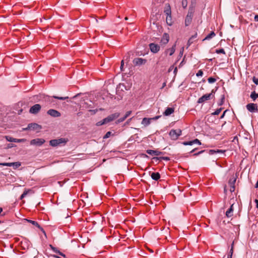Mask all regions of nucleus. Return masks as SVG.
Segmentation results:
<instances>
[{"label": "nucleus", "mask_w": 258, "mask_h": 258, "mask_svg": "<svg viewBox=\"0 0 258 258\" xmlns=\"http://www.w3.org/2000/svg\"><path fill=\"white\" fill-rule=\"evenodd\" d=\"M169 135L172 140H176L181 135V131L180 129L171 130Z\"/></svg>", "instance_id": "f257e3e1"}, {"label": "nucleus", "mask_w": 258, "mask_h": 258, "mask_svg": "<svg viewBox=\"0 0 258 258\" xmlns=\"http://www.w3.org/2000/svg\"><path fill=\"white\" fill-rule=\"evenodd\" d=\"M45 141L44 139L42 138H37L33 139L30 141V145L36 146H41L42 145Z\"/></svg>", "instance_id": "f03ea898"}, {"label": "nucleus", "mask_w": 258, "mask_h": 258, "mask_svg": "<svg viewBox=\"0 0 258 258\" xmlns=\"http://www.w3.org/2000/svg\"><path fill=\"white\" fill-rule=\"evenodd\" d=\"M67 142V141L65 139L61 138L59 139L52 140L50 141L49 144L51 146L55 147L60 144L66 143Z\"/></svg>", "instance_id": "7ed1b4c3"}, {"label": "nucleus", "mask_w": 258, "mask_h": 258, "mask_svg": "<svg viewBox=\"0 0 258 258\" xmlns=\"http://www.w3.org/2000/svg\"><path fill=\"white\" fill-rule=\"evenodd\" d=\"M214 92L213 90H212V92L210 94H207L204 95L201 97H200L198 100V103L199 104L202 103L205 101L208 100L211 98V97L213 96V93Z\"/></svg>", "instance_id": "20e7f679"}, {"label": "nucleus", "mask_w": 258, "mask_h": 258, "mask_svg": "<svg viewBox=\"0 0 258 258\" xmlns=\"http://www.w3.org/2000/svg\"><path fill=\"white\" fill-rule=\"evenodd\" d=\"M133 63L136 66H140L145 64L147 62V60L144 58L137 57L134 59Z\"/></svg>", "instance_id": "39448f33"}, {"label": "nucleus", "mask_w": 258, "mask_h": 258, "mask_svg": "<svg viewBox=\"0 0 258 258\" xmlns=\"http://www.w3.org/2000/svg\"><path fill=\"white\" fill-rule=\"evenodd\" d=\"M0 165L9 167L13 166L14 169H16L21 165V163L20 162L12 163H0Z\"/></svg>", "instance_id": "423d86ee"}, {"label": "nucleus", "mask_w": 258, "mask_h": 258, "mask_svg": "<svg viewBox=\"0 0 258 258\" xmlns=\"http://www.w3.org/2000/svg\"><path fill=\"white\" fill-rule=\"evenodd\" d=\"M247 109L251 112H257V106L256 104L249 103L246 105Z\"/></svg>", "instance_id": "0eeeda50"}, {"label": "nucleus", "mask_w": 258, "mask_h": 258, "mask_svg": "<svg viewBox=\"0 0 258 258\" xmlns=\"http://www.w3.org/2000/svg\"><path fill=\"white\" fill-rule=\"evenodd\" d=\"M149 47L151 51L154 53H157L160 50L159 45L153 43H150L149 44Z\"/></svg>", "instance_id": "6e6552de"}, {"label": "nucleus", "mask_w": 258, "mask_h": 258, "mask_svg": "<svg viewBox=\"0 0 258 258\" xmlns=\"http://www.w3.org/2000/svg\"><path fill=\"white\" fill-rule=\"evenodd\" d=\"M40 109L41 106L38 104H36L30 108L29 111L31 113L35 114L37 113Z\"/></svg>", "instance_id": "1a4fd4ad"}, {"label": "nucleus", "mask_w": 258, "mask_h": 258, "mask_svg": "<svg viewBox=\"0 0 258 258\" xmlns=\"http://www.w3.org/2000/svg\"><path fill=\"white\" fill-rule=\"evenodd\" d=\"M236 180V177L235 176H233L232 179H230L229 181V184L230 185V191L231 192H233L235 190L234 184L235 183Z\"/></svg>", "instance_id": "9d476101"}, {"label": "nucleus", "mask_w": 258, "mask_h": 258, "mask_svg": "<svg viewBox=\"0 0 258 258\" xmlns=\"http://www.w3.org/2000/svg\"><path fill=\"white\" fill-rule=\"evenodd\" d=\"M234 204H231L230 207L226 211V216L227 218H230L233 215V211H234Z\"/></svg>", "instance_id": "9b49d317"}, {"label": "nucleus", "mask_w": 258, "mask_h": 258, "mask_svg": "<svg viewBox=\"0 0 258 258\" xmlns=\"http://www.w3.org/2000/svg\"><path fill=\"white\" fill-rule=\"evenodd\" d=\"M192 13L188 12L187 15H186V17L185 19V24L186 26H188L190 24L191 20H192Z\"/></svg>", "instance_id": "f8f14e48"}, {"label": "nucleus", "mask_w": 258, "mask_h": 258, "mask_svg": "<svg viewBox=\"0 0 258 258\" xmlns=\"http://www.w3.org/2000/svg\"><path fill=\"white\" fill-rule=\"evenodd\" d=\"M175 48L176 44H174L171 48L165 50V54L166 55L169 54L170 56H171L175 52Z\"/></svg>", "instance_id": "ddd939ff"}, {"label": "nucleus", "mask_w": 258, "mask_h": 258, "mask_svg": "<svg viewBox=\"0 0 258 258\" xmlns=\"http://www.w3.org/2000/svg\"><path fill=\"white\" fill-rule=\"evenodd\" d=\"M47 113L53 117H59L60 116V113L54 109H49L47 111Z\"/></svg>", "instance_id": "4468645a"}, {"label": "nucleus", "mask_w": 258, "mask_h": 258, "mask_svg": "<svg viewBox=\"0 0 258 258\" xmlns=\"http://www.w3.org/2000/svg\"><path fill=\"white\" fill-rule=\"evenodd\" d=\"M25 220L27 221V222L31 223L32 224L37 226L38 228H39L40 229V230L44 234H45V232L44 230V229L41 227H40V226L38 224V223L37 222H36V221H32V220H28V219H25Z\"/></svg>", "instance_id": "2eb2a0df"}, {"label": "nucleus", "mask_w": 258, "mask_h": 258, "mask_svg": "<svg viewBox=\"0 0 258 258\" xmlns=\"http://www.w3.org/2000/svg\"><path fill=\"white\" fill-rule=\"evenodd\" d=\"M169 40V35L167 33H164L163 35V37L161 39V42L164 44H167Z\"/></svg>", "instance_id": "dca6fc26"}, {"label": "nucleus", "mask_w": 258, "mask_h": 258, "mask_svg": "<svg viewBox=\"0 0 258 258\" xmlns=\"http://www.w3.org/2000/svg\"><path fill=\"white\" fill-rule=\"evenodd\" d=\"M28 128H30V130H36L40 129L41 127L37 123H30L28 124Z\"/></svg>", "instance_id": "f3484780"}, {"label": "nucleus", "mask_w": 258, "mask_h": 258, "mask_svg": "<svg viewBox=\"0 0 258 258\" xmlns=\"http://www.w3.org/2000/svg\"><path fill=\"white\" fill-rule=\"evenodd\" d=\"M152 118H144L142 121V124L145 126H147L149 125L151 123Z\"/></svg>", "instance_id": "a211bd4d"}, {"label": "nucleus", "mask_w": 258, "mask_h": 258, "mask_svg": "<svg viewBox=\"0 0 258 258\" xmlns=\"http://www.w3.org/2000/svg\"><path fill=\"white\" fill-rule=\"evenodd\" d=\"M147 153L151 155H159L162 154V153L160 151L157 150H147Z\"/></svg>", "instance_id": "6ab92c4d"}, {"label": "nucleus", "mask_w": 258, "mask_h": 258, "mask_svg": "<svg viewBox=\"0 0 258 258\" xmlns=\"http://www.w3.org/2000/svg\"><path fill=\"white\" fill-rule=\"evenodd\" d=\"M174 112V109L172 108H167L163 113L165 116H168Z\"/></svg>", "instance_id": "aec40b11"}, {"label": "nucleus", "mask_w": 258, "mask_h": 258, "mask_svg": "<svg viewBox=\"0 0 258 258\" xmlns=\"http://www.w3.org/2000/svg\"><path fill=\"white\" fill-rule=\"evenodd\" d=\"M160 177V175L158 172H153L151 174V178L155 180H158Z\"/></svg>", "instance_id": "412c9836"}, {"label": "nucleus", "mask_w": 258, "mask_h": 258, "mask_svg": "<svg viewBox=\"0 0 258 258\" xmlns=\"http://www.w3.org/2000/svg\"><path fill=\"white\" fill-rule=\"evenodd\" d=\"M52 98L63 100H65V99L68 98V97H57V96H53L52 97H48V100L51 102H52Z\"/></svg>", "instance_id": "4be33fe9"}, {"label": "nucleus", "mask_w": 258, "mask_h": 258, "mask_svg": "<svg viewBox=\"0 0 258 258\" xmlns=\"http://www.w3.org/2000/svg\"><path fill=\"white\" fill-rule=\"evenodd\" d=\"M164 13H165L166 16H168L170 19V21L171 20V11L170 8L168 7V8L164 11Z\"/></svg>", "instance_id": "5701e85b"}, {"label": "nucleus", "mask_w": 258, "mask_h": 258, "mask_svg": "<svg viewBox=\"0 0 258 258\" xmlns=\"http://www.w3.org/2000/svg\"><path fill=\"white\" fill-rule=\"evenodd\" d=\"M215 36V33L214 32H211L204 39L203 41L206 40H209Z\"/></svg>", "instance_id": "b1692460"}, {"label": "nucleus", "mask_w": 258, "mask_h": 258, "mask_svg": "<svg viewBox=\"0 0 258 258\" xmlns=\"http://www.w3.org/2000/svg\"><path fill=\"white\" fill-rule=\"evenodd\" d=\"M5 138L7 140V141L8 142H15V143L16 142V139L13 138L10 136H6L5 137Z\"/></svg>", "instance_id": "393cba45"}, {"label": "nucleus", "mask_w": 258, "mask_h": 258, "mask_svg": "<svg viewBox=\"0 0 258 258\" xmlns=\"http://www.w3.org/2000/svg\"><path fill=\"white\" fill-rule=\"evenodd\" d=\"M30 191V189H25L23 194L20 197V200H22Z\"/></svg>", "instance_id": "a878e982"}, {"label": "nucleus", "mask_w": 258, "mask_h": 258, "mask_svg": "<svg viewBox=\"0 0 258 258\" xmlns=\"http://www.w3.org/2000/svg\"><path fill=\"white\" fill-rule=\"evenodd\" d=\"M250 97L253 100H255L257 98H258V94L256 93L255 92H253L251 93L250 95Z\"/></svg>", "instance_id": "bb28decb"}, {"label": "nucleus", "mask_w": 258, "mask_h": 258, "mask_svg": "<svg viewBox=\"0 0 258 258\" xmlns=\"http://www.w3.org/2000/svg\"><path fill=\"white\" fill-rule=\"evenodd\" d=\"M110 115L111 116L113 120H114L115 119L118 118L120 114L118 112H116V113H113Z\"/></svg>", "instance_id": "cd10ccee"}, {"label": "nucleus", "mask_w": 258, "mask_h": 258, "mask_svg": "<svg viewBox=\"0 0 258 258\" xmlns=\"http://www.w3.org/2000/svg\"><path fill=\"white\" fill-rule=\"evenodd\" d=\"M113 120L110 115H109L107 117L104 118V121H105L104 122H106V123H107L110 121H112Z\"/></svg>", "instance_id": "c85d7f7f"}, {"label": "nucleus", "mask_w": 258, "mask_h": 258, "mask_svg": "<svg viewBox=\"0 0 258 258\" xmlns=\"http://www.w3.org/2000/svg\"><path fill=\"white\" fill-rule=\"evenodd\" d=\"M224 100H225V96H224V95H222L221 97V100L218 103V105H219V106L222 105L224 102Z\"/></svg>", "instance_id": "c756f323"}, {"label": "nucleus", "mask_w": 258, "mask_h": 258, "mask_svg": "<svg viewBox=\"0 0 258 258\" xmlns=\"http://www.w3.org/2000/svg\"><path fill=\"white\" fill-rule=\"evenodd\" d=\"M181 5L183 8L185 9L187 6V0H182Z\"/></svg>", "instance_id": "7c9ffc66"}, {"label": "nucleus", "mask_w": 258, "mask_h": 258, "mask_svg": "<svg viewBox=\"0 0 258 258\" xmlns=\"http://www.w3.org/2000/svg\"><path fill=\"white\" fill-rule=\"evenodd\" d=\"M210 152L211 153V154H213L216 153H224V151L220 150H217L216 151L214 150H211L210 151Z\"/></svg>", "instance_id": "2f4dec72"}, {"label": "nucleus", "mask_w": 258, "mask_h": 258, "mask_svg": "<svg viewBox=\"0 0 258 258\" xmlns=\"http://www.w3.org/2000/svg\"><path fill=\"white\" fill-rule=\"evenodd\" d=\"M208 81L209 83L212 84L215 82L216 80L214 78L210 77L208 78Z\"/></svg>", "instance_id": "473e14b6"}, {"label": "nucleus", "mask_w": 258, "mask_h": 258, "mask_svg": "<svg viewBox=\"0 0 258 258\" xmlns=\"http://www.w3.org/2000/svg\"><path fill=\"white\" fill-rule=\"evenodd\" d=\"M183 144L185 146H191L194 144V142L192 141L189 142H184L183 143Z\"/></svg>", "instance_id": "72a5a7b5"}, {"label": "nucleus", "mask_w": 258, "mask_h": 258, "mask_svg": "<svg viewBox=\"0 0 258 258\" xmlns=\"http://www.w3.org/2000/svg\"><path fill=\"white\" fill-rule=\"evenodd\" d=\"M126 119V118H125L124 116L122 117H121L120 118H119L116 121V124H118V123H119L122 121H123L125 119Z\"/></svg>", "instance_id": "f704fd0d"}, {"label": "nucleus", "mask_w": 258, "mask_h": 258, "mask_svg": "<svg viewBox=\"0 0 258 258\" xmlns=\"http://www.w3.org/2000/svg\"><path fill=\"white\" fill-rule=\"evenodd\" d=\"M26 139H16V142L15 143H22V142H26Z\"/></svg>", "instance_id": "c9c22d12"}, {"label": "nucleus", "mask_w": 258, "mask_h": 258, "mask_svg": "<svg viewBox=\"0 0 258 258\" xmlns=\"http://www.w3.org/2000/svg\"><path fill=\"white\" fill-rule=\"evenodd\" d=\"M216 52L217 53H223V54H225V51L222 48V49H217L216 50Z\"/></svg>", "instance_id": "e433bc0d"}, {"label": "nucleus", "mask_w": 258, "mask_h": 258, "mask_svg": "<svg viewBox=\"0 0 258 258\" xmlns=\"http://www.w3.org/2000/svg\"><path fill=\"white\" fill-rule=\"evenodd\" d=\"M222 110V108H219L217 109L214 112H213L212 114L213 115H218L221 111Z\"/></svg>", "instance_id": "4c0bfd02"}, {"label": "nucleus", "mask_w": 258, "mask_h": 258, "mask_svg": "<svg viewBox=\"0 0 258 258\" xmlns=\"http://www.w3.org/2000/svg\"><path fill=\"white\" fill-rule=\"evenodd\" d=\"M111 135V133L110 132H108L105 135V136H104L103 138L104 139L108 138Z\"/></svg>", "instance_id": "58836bf2"}, {"label": "nucleus", "mask_w": 258, "mask_h": 258, "mask_svg": "<svg viewBox=\"0 0 258 258\" xmlns=\"http://www.w3.org/2000/svg\"><path fill=\"white\" fill-rule=\"evenodd\" d=\"M203 75V72L202 70H199L196 74L197 77L202 76Z\"/></svg>", "instance_id": "ea45409f"}, {"label": "nucleus", "mask_w": 258, "mask_h": 258, "mask_svg": "<svg viewBox=\"0 0 258 258\" xmlns=\"http://www.w3.org/2000/svg\"><path fill=\"white\" fill-rule=\"evenodd\" d=\"M104 119H103L102 121H99L97 123V125H103L104 124H106V122H104Z\"/></svg>", "instance_id": "a19ab883"}, {"label": "nucleus", "mask_w": 258, "mask_h": 258, "mask_svg": "<svg viewBox=\"0 0 258 258\" xmlns=\"http://www.w3.org/2000/svg\"><path fill=\"white\" fill-rule=\"evenodd\" d=\"M166 22H167V23L169 25H171V24H172V22H171V21H170V19L169 18V17H168V16H166Z\"/></svg>", "instance_id": "79ce46f5"}, {"label": "nucleus", "mask_w": 258, "mask_h": 258, "mask_svg": "<svg viewBox=\"0 0 258 258\" xmlns=\"http://www.w3.org/2000/svg\"><path fill=\"white\" fill-rule=\"evenodd\" d=\"M192 141L194 142V144H197L198 145L201 144V143L198 139H195V140H193Z\"/></svg>", "instance_id": "37998d69"}, {"label": "nucleus", "mask_w": 258, "mask_h": 258, "mask_svg": "<svg viewBox=\"0 0 258 258\" xmlns=\"http://www.w3.org/2000/svg\"><path fill=\"white\" fill-rule=\"evenodd\" d=\"M132 113V111H128L126 112L125 114L124 115V117L125 118H127L129 115H131V114Z\"/></svg>", "instance_id": "c03bdc74"}, {"label": "nucleus", "mask_w": 258, "mask_h": 258, "mask_svg": "<svg viewBox=\"0 0 258 258\" xmlns=\"http://www.w3.org/2000/svg\"><path fill=\"white\" fill-rule=\"evenodd\" d=\"M193 42V40H192V38H190L188 41L187 45L188 46H190L191 43Z\"/></svg>", "instance_id": "a18cd8bd"}, {"label": "nucleus", "mask_w": 258, "mask_h": 258, "mask_svg": "<svg viewBox=\"0 0 258 258\" xmlns=\"http://www.w3.org/2000/svg\"><path fill=\"white\" fill-rule=\"evenodd\" d=\"M123 66H124V61L123 60H122L121 61V65H120V70L121 71H123Z\"/></svg>", "instance_id": "49530a36"}, {"label": "nucleus", "mask_w": 258, "mask_h": 258, "mask_svg": "<svg viewBox=\"0 0 258 258\" xmlns=\"http://www.w3.org/2000/svg\"><path fill=\"white\" fill-rule=\"evenodd\" d=\"M253 81L256 85L258 84V79H255V78H253Z\"/></svg>", "instance_id": "de8ad7c7"}, {"label": "nucleus", "mask_w": 258, "mask_h": 258, "mask_svg": "<svg viewBox=\"0 0 258 258\" xmlns=\"http://www.w3.org/2000/svg\"><path fill=\"white\" fill-rule=\"evenodd\" d=\"M124 85L123 84H119L118 86V88H124Z\"/></svg>", "instance_id": "09e8293b"}, {"label": "nucleus", "mask_w": 258, "mask_h": 258, "mask_svg": "<svg viewBox=\"0 0 258 258\" xmlns=\"http://www.w3.org/2000/svg\"><path fill=\"white\" fill-rule=\"evenodd\" d=\"M233 250H234V249H233V248H232V247H231V248H230V251H229V254H231V255H233Z\"/></svg>", "instance_id": "8fccbe9b"}, {"label": "nucleus", "mask_w": 258, "mask_h": 258, "mask_svg": "<svg viewBox=\"0 0 258 258\" xmlns=\"http://www.w3.org/2000/svg\"><path fill=\"white\" fill-rule=\"evenodd\" d=\"M183 50H184V48H183V47H182L180 51V53H179L180 56H181L183 55Z\"/></svg>", "instance_id": "3c124183"}, {"label": "nucleus", "mask_w": 258, "mask_h": 258, "mask_svg": "<svg viewBox=\"0 0 258 258\" xmlns=\"http://www.w3.org/2000/svg\"><path fill=\"white\" fill-rule=\"evenodd\" d=\"M58 253L59 255H60L62 256H63V257H66L65 254H63V253H62V252H60L59 251H58Z\"/></svg>", "instance_id": "603ef678"}, {"label": "nucleus", "mask_w": 258, "mask_h": 258, "mask_svg": "<svg viewBox=\"0 0 258 258\" xmlns=\"http://www.w3.org/2000/svg\"><path fill=\"white\" fill-rule=\"evenodd\" d=\"M160 117L159 116H156L153 118H152V120H156L157 119H158Z\"/></svg>", "instance_id": "864d4df0"}, {"label": "nucleus", "mask_w": 258, "mask_h": 258, "mask_svg": "<svg viewBox=\"0 0 258 258\" xmlns=\"http://www.w3.org/2000/svg\"><path fill=\"white\" fill-rule=\"evenodd\" d=\"M163 159L165 160H169V158L168 157H163L162 158Z\"/></svg>", "instance_id": "5fc2aeb1"}, {"label": "nucleus", "mask_w": 258, "mask_h": 258, "mask_svg": "<svg viewBox=\"0 0 258 258\" xmlns=\"http://www.w3.org/2000/svg\"><path fill=\"white\" fill-rule=\"evenodd\" d=\"M197 36V34H195V35H192L190 38H192V40L194 39H195Z\"/></svg>", "instance_id": "6e6d98bb"}, {"label": "nucleus", "mask_w": 258, "mask_h": 258, "mask_svg": "<svg viewBox=\"0 0 258 258\" xmlns=\"http://www.w3.org/2000/svg\"><path fill=\"white\" fill-rule=\"evenodd\" d=\"M226 111H227V110H225V111L223 112V113L222 115L221 116V118H223V117H224V115H225V113H226Z\"/></svg>", "instance_id": "4d7b16f0"}, {"label": "nucleus", "mask_w": 258, "mask_h": 258, "mask_svg": "<svg viewBox=\"0 0 258 258\" xmlns=\"http://www.w3.org/2000/svg\"><path fill=\"white\" fill-rule=\"evenodd\" d=\"M14 146H15L13 144H9L8 147L9 148H11L14 147Z\"/></svg>", "instance_id": "13d9d810"}, {"label": "nucleus", "mask_w": 258, "mask_h": 258, "mask_svg": "<svg viewBox=\"0 0 258 258\" xmlns=\"http://www.w3.org/2000/svg\"><path fill=\"white\" fill-rule=\"evenodd\" d=\"M52 249L53 250L54 252H56V253H58V250L55 248H52Z\"/></svg>", "instance_id": "bf43d9fd"}, {"label": "nucleus", "mask_w": 258, "mask_h": 258, "mask_svg": "<svg viewBox=\"0 0 258 258\" xmlns=\"http://www.w3.org/2000/svg\"><path fill=\"white\" fill-rule=\"evenodd\" d=\"M255 203H256V207L258 208V200H255Z\"/></svg>", "instance_id": "052dcab7"}, {"label": "nucleus", "mask_w": 258, "mask_h": 258, "mask_svg": "<svg viewBox=\"0 0 258 258\" xmlns=\"http://www.w3.org/2000/svg\"><path fill=\"white\" fill-rule=\"evenodd\" d=\"M254 20L256 21H257L258 22V15H255L254 16Z\"/></svg>", "instance_id": "680f3d73"}, {"label": "nucleus", "mask_w": 258, "mask_h": 258, "mask_svg": "<svg viewBox=\"0 0 258 258\" xmlns=\"http://www.w3.org/2000/svg\"><path fill=\"white\" fill-rule=\"evenodd\" d=\"M166 82L163 83V85H162V86L161 89H162V88H163L164 87H165V86H166Z\"/></svg>", "instance_id": "e2e57ef3"}, {"label": "nucleus", "mask_w": 258, "mask_h": 258, "mask_svg": "<svg viewBox=\"0 0 258 258\" xmlns=\"http://www.w3.org/2000/svg\"><path fill=\"white\" fill-rule=\"evenodd\" d=\"M89 111H90V112H93V113H94V114H95V113L96 112L97 110H89Z\"/></svg>", "instance_id": "0e129e2a"}, {"label": "nucleus", "mask_w": 258, "mask_h": 258, "mask_svg": "<svg viewBox=\"0 0 258 258\" xmlns=\"http://www.w3.org/2000/svg\"><path fill=\"white\" fill-rule=\"evenodd\" d=\"M30 128H28V126L26 127V128H23V131H26V130H30Z\"/></svg>", "instance_id": "69168bd1"}, {"label": "nucleus", "mask_w": 258, "mask_h": 258, "mask_svg": "<svg viewBox=\"0 0 258 258\" xmlns=\"http://www.w3.org/2000/svg\"><path fill=\"white\" fill-rule=\"evenodd\" d=\"M232 255L228 254V255L227 256V258H232Z\"/></svg>", "instance_id": "338daca9"}, {"label": "nucleus", "mask_w": 258, "mask_h": 258, "mask_svg": "<svg viewBox=\"0 0 258 258\" xmlns=\"http://www.w3.org/2000/svg\"><path fill=\"white\" fill-rule=\"evenodd\" d=\"M255 188H257L258 187V180L257 181V182H256V183L255 184Z\"/></svg>", "instance_id": "774afa93"}]
</instances>
